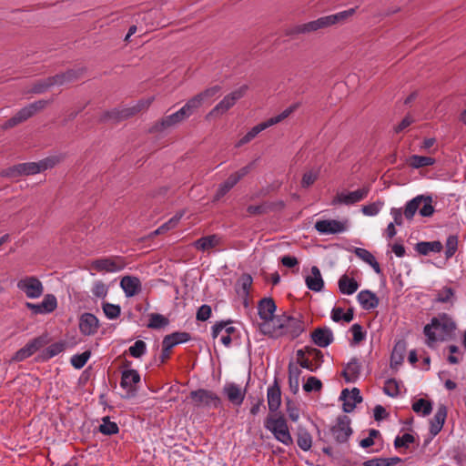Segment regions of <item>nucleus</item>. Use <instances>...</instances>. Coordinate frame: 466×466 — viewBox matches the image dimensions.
Segmentation results:
<instances>
[{
    "mask_svg": "<svg viewBox=\"0 0 466 466\" xmlns=\"http://www.w3.org/2000/svg\"><path fill=\"white\" fill-rule=\"evenodd\" d=\"M456 329V323L446 313L432 318L431 322L423 328V333L426 337V345L429 348H434L437 342L452 339L455 337Z\"/></svg>",
    "mask_w": 466,
    "mask_h": 466,
    "instance_id": "1",
    "label": "nucleus"
},
{
    "mask_svg": "<svg viewBox=\"0 0 466 466\" xmlns=\"http://www.w3.org/2000/svg\"><path fill=\"white\" fill-rule=\"evenodd\" d=\"M417 211L421 217H431L435 211L432 206V198L431 196L418 195L406 203L403 210L392 208L390 209V215L393 218L392 223L397 226H402L403 217L410 221Z\"/></svg>",
    "mask_w": 466,
    "mask_h": 466,
    "instance_id": "2",
    "label": "nucleus"
},
{
    "mask_svg": "<svg viewBox=\"0 0 466 466\" xmlns=\"http://www.w3.org/2000/svg\"><path fill=\"white\" fill-rule=\"evenodd\" d=\"M61 157L58 156L47 157L39 162L21 163L4 169L1 176L8 177H17L20 176H29L38 174L46 169L54 167L59 163Z\"/></svg>",
    "mask_w": 466,
    "mask_h": 466,
    "instance_id": "3",
    "label": "nucleus"
},
{
    "mask_svg": "<svg viewBox=\"0 0 466 466\" xmlns=\"http://www.w3.org/2000/svg\"><path fill=\"white\" fill-rule=\"evenodd\" d=\"M264 426L279 442L287 446L292 444L293 440L289 431L287 420L282 415L274 414L268 416Z\"/></svg>",
    "mask_w": 466,
    "mask_h": 466,
    "instance_id": "4",
    "label": "nucleus"
},
{
    "mask_svg": "<svg viewBox=\"0 0 466 466\" xmlns=\"http://www.w3.org/2000/svg\"><path fill=\"white\" fill-rule=\"evenodd\" d=\"M297 106L293 105L286 108L280 114L272 116L267 119L264 122H261L255 127H253L237 144V147H241L248 142H250L253 138H255L260 132L263 130L277 125L287 118L295 109Z\"/></svg>",
    "mask_w": 466,
    "mask_h": 466,
    "instance_id": "5",
    "label": "nucleus"
},
{
    "mask_svg": "<svg viewBox=\"0 0 466 466\" xmlns=\"http://www.w3.org/2000/svg\"><path fill=\"white\" fill-rule=\"evenodd\" d=\"M297 359L300 367L311 372L318 370L324 361L322 352L316 348L309 346L297 350Z\"/></svg>",
    "mask_w": 466,
    "mask_h": 466,
    "instance_id": "6",
    "label": "nucleus"
},
{
    "mask_svg": "<svg viewBox=\"0 0 466 466\" xmlns=\"http://www.w3.org/2000/svg\"><path fill=\"white\" fill-rule=\"evenodd\" d=\"M189 398L191 399L193 405L197 408L216 409L219 407L221 403L220 398L218 394L206 389H198L191 391Z\"/></svg>",
    "mask_w": 466,
    "mask_h": 466,
    "instance_id": "7",
    "label": "nucleus"
},
{
    "mask_svg": "<svg viewBox=\"0 0 466 466\" xmlns=\"http://www.w3.org/2000/svg\"><path fill=\"white\" fill-rule=\"evenodd\" d=\"M17 289L22 291L26 298L35 299L44 293L43 283L34 276H25L17 281Z\"/></svg>",
    "mask_w": 466,
    "mask_h": 466,
    "instance_id": "8",
    "label": "nucleus"
},
{
    "mask_svg": "<svg viewBox=\"0 0 466 466\" xmlns=\"http://www.w3.org/2000/svg\"><path fill=\"white\" fill-rule=\"evenodd\" d=\"M329 433L338 443L348 441L349 438L353 433L350 427V419L346 415L339 416L335 423L330 427Z\"/></svg>",
    "mask_w": 466,
    "mask_h": 466,
    "instance_id": "9",
    "label": "nucleus"
},
{
    "mask_svg": "<svg viewBox=\"0 0 466 466\" xmlns=\"http://www.w3.org/2000/svg\"><path fill=\"white\" fill-rule=\"evenodd\" d=\"M247 90L248 86L244 85L224 96V98L208 113V117L216 116L226 113L236 104L238 99L244 96Z\"/></svg>",
    "mask_w": 466,
    "mask_h": 466,
    "instance_id": "10",
    "label": "nucleus"
},
{
    "mask_svg": "<svg viewBox=\"0 0 466 466\" xmlns=\"http://www.w3.org/2000/svg\"><path fill=\"white\" fill-rule=\"evenodd\" d=\"M127 263L122 257H108L96 259L91 267L97 272L116 273L125 268Z\"/></svg>",
    "mask_w": 466,
    "mask_h": 466,
    "instance_id": "11",
    "label": "nucleus"
},
{
    "mask_svg": "<svg viewBox=\"0 0 466 466\" xmlns=\"http://www.w3.org/2000/svg\"><path fill=\"white\" fill-rule=\"evenodd\" d=\"M153 99H154L153 97L142 99V100L138 101L136 106H134L132 107L125 108L122 110L114 109L112 111L106 112L104 114L103 119L104 120L112 119V120L119 121L121 119L127 118V117L133 116L136 113L141 111L142 109L147 108L150 106V104L152 103Z\"/></svg>",
    "mask_w": 466,
    "mask_h": 466,
    "instance_id": "12",
    "label": "nucleus"
},
{
    "mask_svg": "<svg viewBox=\"0 0 466 466\" xmlns=\"http://www.w3.org/2000/svg\"><path fill=\"white\" fill-rule=\"evenodd\" d=\"M285 314H281L279 316H272L268 319H264L261 323H259L258 328L259 330L264 334L270 338L278 339L283 336V321H284Z\"/></svg>",
    "mask_w": 466,
    "mask_h": 466,
    "instance_id": "13",
    "label": "nucleus"
},
{
    "mask_svg": "<svg viewBox=\"0 0 466 466\" xmlns=\"http://www.w3.org/2000/svg\"><path fill=\"white\" fill-rule=\"evenodd\" d=\"M348 219H323L315 223V228L319 234L330 235L345 232L348 229Z\"/></svg>",
    "mask_w": 466,
    "mask_h": 466,
    "instance_id": "14",
    "label": "nucleus"
},
{
    "mask_svg": "<svg viewBox=\"0 0 466 466\" xmlns=\"http://www.w3.org/2000/svg\"><path fill=\"white\" fill-rule=\"evenodd\" d=\"M25 306L33 315H45L52 313L57 308V299L53 294H46L40 303L25 302Z\"/></svg>",
    "mask_w": 466,
    "mask_h": 466,
    "instance_id": "15",
    "label": "nucleus"
},
{
    "mask_svg": "<svg viewBox=\"0 0 466 466\" xmlns=\"http://www.w3.org/2000/svg\"><path fill=\"white\" fill-rule=\"evenodd\" d=\"M47 343L46 336H40L35 338L26 343L23 348L17 350L13 357L15 361H22L31 357L35 351L44 347Z\"/></svg>",
    "mask_w": 466,
    "mask_h": 466,
    "instance_id": "16",
    "label": "nucleus"
},
{
    "mask_svg": "<svg viewBox=\"0 0 466 466\" xmlns=\"http://www.w3.org/2000/svg\"><path fill=\"white\" fill-rule=\"evenodd\" d=\"M370 192V187H363L355 191L339 193L332 204L353 205L366 198Z\"/></svg>",
    "mask_w": 466,
    "mask_h": 466,
    "instance_id": "17",
    "label": "nucleus"
},
{
    "mask_svg": "<svg viewBox=\"0 0 466 466\" xmlns=\"http://www.w3.org/2000/svg\"><path fill=\"white\" fill-rule=\"evenodd\" d=\"M139 382L140 375L137 370L129 369L122 371L120 387L126 390L127 397L135 394Z\"/></svg>",
    "mask_w": 466,
    "mask_h": 466,
    "instance_id": "18",
    "label": "nucleus"
},
{
    "mask_svg": "<svg viewBox=\"0 0 466 466\" xmlns=\"http://www.w3.org/2000/svg\"><path fill=\"white\" fill-rule=\"evenodd\" d=\"M283 324L281 329L283 336L290 339L298 338L305 329L304 322L300 319L287 314H285Z\"/></svg>",
    "mask_w": 466,
    "mask_h": 466,
    "instance_id": "19",
    "label": "nucleus"
},
{
    "mask_svg": "<svg viewBox=\"0 0 466 466\" xmlns=\"http://www.w3.org/2000/svg\"><path fill=\"white\" fill-rule=\"evenodd\" d=\"M339 399L343 400V410L348 413L355 409L357 403L362 401L360 390L357 388H353L351 390L344 389L340 393Z\"/></svg>",
    "mask_w": 466,
    "mask_h": 466,
    "instance_id": "20",
    "label": "nucleus"
},
{
    "mask_svg": "<svg viewBox=\"0 0 466 466\" xmlns=\"http://www.w3.org/2000/svg\"><path fill=\"white\" fill-rule=\"evenodd\" d=\"M313 343L320 348H326L334 340L332 330L329 327H319L310 334Z\"/></svg>",
    "mask_w": 466,
    "mask_h": 466,
    "instance_id": "21",
    "label": "nucleus"
},
{
    "mask_svg": "<svg viewBox=\"0 0 466 466\" xmlns=\"http://www.w3.org/2000/svg\"><path fill=\"white\" fill-rule=\"evenodd\" d=\"M98 319L92 313H83L79 319V329L83 335L91 336L97 332Z\"/></svg>",
    "mask_w": 466,
    "mask_h": 466,
    "instance_id": "22",
    "label": "nucleus"
},
{
    "mask_svg": "<svg viewBox=\"0 0 466 466\" xmlns=\"http://www.w3.org/2000/svg\"><path fill=\"white\" fill-rule=\"evenodd\" d=\"M120 287L127 298L136 296L142 289L141 281L135 276L123 277L120 280Z\"/></svg>",
    "mask_w": 466,
    "mask_h": 466,
    "instance_id": "23",
    "label": "nucleus"
},
{
    "mask_svg": "<svg viewBox=\"0 0 466 466\" xmlns=\"http://www.w3.org/2000/svg\"><path fill=\"white\" fill-rule=\"evenodd\" d=\"M222 238L218 234H212L202 237L192 243L197 250L205 252L208 251L221 244Z\"/></svg>",
    "mask_w": 466,
    "mask_h": 466,
    "instance_id": "24",
    "label": "nucleus"
},
{
    "mask_svg": "<svg viewBox=\"0 0 466 466\" xmlns=\"http://www.w3.org/2000/svg\"><path fill=\"white\" fill-rule=\"evenodd\" d=\"M223 391L228 400L235 405H241L245 399L246 390H242L240 386L236 383H227L223 388Z\"/></svg>",
    "mask_w": 466,
    "mask_h": 466,
    "instance_id": "25",
    "label": "nucleus"
},
{
    "mask_svg": "<svg viewBox=\"0 0 466 466\" xmlns=\"http://www.w3.org/2000/svg\"><path fill=\"white\" fill-rule=\"evenodd\" d=\"M361 364L358 358H352L343 369L341 375L346 382H355L360 377Z\"/></svg>",
    "mask_w": 466,
    "mask_h": 466,
    "instance_id": "26",
    "label": "nucleus"
},
{
    "mask_svg": "<svg viewBox=\"0 0 466 466\" xmlns=\"http://www.w3.org/2000/svg\"><path fill=\"white\" fill-rule=\"evenodd\" d=\"M331 25L329 15L322 16L317 20L310 21L306 24L298 25L295 28V32L299 34H304L309 32H314L321 28H326Z\"/></svg>",
    "mask_w": 466,
    "mask_h": 466,
    "instance_id": "27",
    "label": "nucleus"
},
{
    "mask_svg": "<svg viewBox=\"0 0 466 466\" xmlns=\"http://www.w3.org/2000/svg\"><path fill=\"white\" fill-rule=\"evenodd\" d=\"M447 417V408L441 405L433 418L430 421V432L432 436H436L442 429Z\"/></svg>",
    "mask_w": 466,
    "mask_h": 466,
    "instance_id": "28",
    "label": "nucleus"
},
{
    "mask_svg": "<svg viewBox=\"0 0 466 466\" xmlns=\"http://www.w3.org/2000/svg\"><path fill=\"white\" fill-rule=\"evenodd\" d=\"M358 301L366 310H370L378 307L379 299L375 293L370 290H361L357 296Z\"/></svg>",
    "mask_w": 466,
    "mask_h": 466,
    "instance_id": "29",
    "label": "nucleus"
},
{
    "mask_svg": "<svg viewBox=\"0 0 466 466\" xmlns=\"http://www.w3.org/2000/svg\"><path fill=\"white\" fill-rule=\"evenodd\" d=\"M305 281L308 289L315 292L321 291L324 287L320 270L317 266L311 268V275L307 276Z\"/></svg>",
    "mask_w": 466,
    "mask_h": 466,
    "instance_id": "30",
    "label": "nucleus"
},
{
    "mask_svg": "<svg viewBox=\"0 0 466 466\" xmlns=\"http://www.w3.org/2000/svg\"><path fill=\"white\" fill-rule=\"evenodd\" d=\"M443 248L441 241H420L415 246V250L423 256H428L431 253H440Z\"/></svg>",
    "mask_w": 466,
    "mask_h": 466,
    "instance_id": "31",
    "label": "nucleus"
},
{
    "mask_svg": "<svg viewBox=\"0 0 466 466\" xmlns=\"http://www.w3.org/2000/svg\"><path fill=\"white\" fill-rule=\"evenodd\" d=\"M277 306L271 298L262 299L258 306L259 318L264 320L274 316Z\"/></svg>",
    "mask_w": 466,
    "mask_h": 466,
    "instance_id": "32",
    "label": "nucleus"
},
{
    "mask_svg": "<svg viewBox=\"0 0 466 466\" xmlns=\"http://www.w3.org/2000/svg\"><path fill=\"white\" fill-rule=\"evenodd\" d=\"M339 291L344 295H352L359 289L358 282L348 275H342L338 282Z\"/></svg>",
    "mask_w": 466,
    "mask_h": 466,
    "instance_id": "33",
    "label": "nucleus"
},
{
    "mask_svg": "<svg viewBox=\"0 0 466 466\" xmlns=\"http://www.w3.org/2000/svg\"><path fill=\"white\" fill-rule=\"evenodd\" d=\"M354 253L359 258L369 264L377 274L381 273L380 264L376 260L375 257L368 249L362 248H355Z\"/></svg>",
    "mask_w": 466,
    "mask_h": 466,
    "instance_id": "34",
    "label": "nucleus"
},
{
    "mask_svg": "<svg viewBox=\"0 0 466 466\" xmlns=\"http://www.w3.org/2000/svg\"><path fill=\"white\" fill-rule=\"evenodd\" d=\"M455 300V291L450 287H443L441 289L438 290L434 299V302L449 304L451 306L454 305Z\"/></svg>",
    "mask_w": 466,
    "mask_h": 466,
    "instance_id": "35",
    "label": "nucleus"
},
{
    "mask_svg": "<svg viewBox=\"0 0 466 466\" xmlns=\"http://www.w3.org/2000/svg\"><path fill=\"white\" fill-rule=\"evenodd\" d=\"M232 322L228 321H219L215 323L212 326L211 335L213 339L218 338L222 332L229 334L230 336L234 337L237 333V329L233 327Z\"/></svg>",
    "mask_w": 466,
    "mask_h": 466,
    "instance_id": "36",
    "label": "nucleus"
},
{
    "mask_svg": "<svg viewBox=\"0 0 466 466\" xmlns=\"http://www.w3.org/2000/svg\"><path fill=\"white\" fill-rule=\"evenodd\" d=\"M268 405L270 411H276L281 403V393L278 386H271L268 389Z\"/></svg>",
    "mask_w": 466,
    "mask_h": 466,
    "instance_id": "37",
    "label": "nucleus"
},
{
    "mask_svg": "<svg viewBox=\"0 0 466 466\" xmlns=\"http://www.w3.org/2000/svg\"><path fill=\"white\" fill-rule=\"evenodd\" d=\"M80 73L77 70H68L62 74L50 76L54 86H63L78 78Z\"/></svg>",
    "mask_w": 466,
    "mask_h": 466,
    "instance_id": "38",
    "label": "nucleus"
},
{
    "mask_svg": "<svg viewBox=\"0 0 466 466\" xmlns=\"http://www.w3.org/2000/svg\"><path fill=\"white\" fill-rule=\"evenodd\" d=\"M252 278L248 274L242 275L237 282L236 291L238 296L247 298L252 286Z\"/></svg>",
    "mask_w": 466,
    "mask_h": 466,
    "instance_id": "39",
    "label": "nucleus"
},
{
    "mask_svg": "<svg viewBox=\"0 0 466 466\" xmlns=\"http://www.w3.org/2000/svg\"><path fill=\"white\" fill-rule=\"evenodd\" d=\"M408 163L412 168H420L434 165L435 159L431 157L412 155L410 157Z\"/></svg>",
    "mask_w": 466,
    "mask_h": 466,
    "instance_id": "40",
    "label": "nucleus"
},
{
    "mask_svg": "<svg viewBox=\"0 0 466 466\" xmlns=\"http://www.w3.org/2000/svg\"><path fill=\"white\" fill-rule=\"evenodd\" d=\"M238 182L236 180L235 177L229 175V177L221 183L215 194L214 199L219 200L222 197H224L231 188H233Z\"/></svg>",
    "mask_w": 466,
    "mask_h": 466,
    "instance_id": "41",
    "label": "nucleus"
},
{
    "mask_svg": "<svg viewBox=\"0 0 466 466\" xmlns=\"http://www.w3.org/2000/svg\"><path fill=\"white\" fill-rule=\"evenodd\" d=\"M412 410L423 417L430 415L432 411V403L424 399H419L412 404Z\"/></svg>",
    "mask_w": 466,
    "mask_h": 466,
    "instance_id": "42",
    "label": "nucleus"
},
{
    "mask_svg": "<svg viewBox=\"0 0 466 466\" xmlns=\"http://www.w3.org/2000/svg\"><path fill=\"white\" fill-rule=\"evenodd\" d=\"M183 217V212L177 213L175 216H173L168 221L161 225L159 228H157L154 232L153 235H160L167 232L170 229L175 228L180 219Z\"/></svg>",
    "mask_w": 466,
    "mask_h": 466,
    "instance_id": "43",
    "label": "nucleus"
},
{
    "mask_svg": "<svg viewBox=\"0 0 466 466\" xmlns=\"http://www.w3.org/2000/svg\"><path fill=\"white\" fill-rule=\"evenodd\" d=\"M102 309L105 316L110 320L116 319L121 314L120 306L109 302H103Z\"/></svg>",
    "mask_w": 466,
    "mask_h": 466,
    "instance_id": "44",
    "label": "nucleus"
},
{
    "mask_svg": "<svg viewBox=\"0 0 466 466\" xmlns=\"http://www.w3.org/2000/svg\"><path fill=\"white\" fill-rule=\"evenodd\" d=\"M182 122L177 112L163 117L155 127L157 130H162Z\"/></svg>",
    "mask_w": 466,
    "mask_h": 466,
    "instance_id": "45",
    "label": "nucleus"
},
{
    "mask_svg": "<svg viewBox=\"0 0 466 466\" xmlns=\"http://www.w3.org/2000/svg\"><path fill=\"white\" fill-rule=\"evenodd\" d=\"M118 426L116 422L111 421L108 417H105L102 420V423L99 426V431L105 435H113L118 432Z\"/></svg>",
    "mask_w": 466,
    "mask_h": 466,
    "instance_id": "46",
    "label": "nucleus"
},
{
    "mask_svg": "<svg viewBox=\"0 0 466 466\" xmlns=\"http://www.w3.org/2000/svg\"><path fill=\"white\" fill-rule=\"evenodd\" d=\"M90 356L91 352L89 350H86L81 354L73 355L70 360L71 365L75 369L80 370L86 364Z\"/></svg>",
    "mask_w": 466,
    "mask_h": 466,
    "instance_id": "47",
    "label": "nucleus"
},
{
    "mask_svg": "<svg viewBox=\"0 0 466 466\" xmlns=\"http://www.w3.org/2000/svg\"><path fill=\"white\" fill-rule=\"evenodd\" d=\"M168 324V319L161 314L152 313L149 316L147 327L150 329H161Z\"/></svg>",
    "mask_w": 466,
    "mask_h": 466,
    "instance_id": "48",
    "label": "nucleus"
},
{
    "mask_svg": "<svg viewBox=\"0 0 466 466\" xmlns=\"http://www.w3.org/2000/svg\"><path fill=\"white\" fill-rule=\"evenodd\" d=\"M65 350V345L62 342H56L48 346L44 351H43V358L45 360H50L54 358L55 356L60 354Z\"/></svg>",
    "mask_w": 466,
    "mask_h": 466,
    "instance_id": "49",
    "label": "nucleus"
},
{
    "mask_svg": "<svg viewBox=\"0 0 466 466\" xmlns=\"http://www.w3.org/2000/svg\"><path fill=\"white\" fill-rule=\"evenodd\" d=\"M297 443L301 450L305 451H309L312 446L311 435L308 431H299Z\"/></svg>",
    "mask_w": 466,
    "mask_h": 466,
    "instance_id": "50",
    "label": "nucleus"
},
{
    "mask_svg": "<svg viewBox=\"0 0 466 466\" xmlns=\"http://www.w3.org/2000/svg\"><path fill=\"white\" fill-rule=\"evenodd\" d=\"M445 246H446L445 256H446V258L449 259L457 251V248H458V237L455 236V235L449 236L447 238Z\"/></svg>",
    "mask_w": 466,
    "mask_h": 466,
    "instance_id": "51",
    "label": "nucleus"
},
{
    "mask_svg": "<svg viewBox=\"0 0 466 466\" xmlns=\"http://www.w3.org/2000/svg\"><path fill=\"white\" fill-rule=\"evenodd\" d=\"M354 13H355V8H350L348 10H344V11L339 12L337 14L329 15L331 25H335L337 23H339L341 21H345L349 17L352 16L354 15Z\"/></svg>",
    "mask_w": 466,
    "mask_h": 466,
    "instance_id": "52",
    "label": "nucleus"
},
{
    "mask_svg": "<svg viewBox=\"0 0 466 466\" xmlns=\"http://www.w3.org/2000/svg\"><path fill=\"white\" fill-rule=\"evenodd\" d=\"M128 351L132 357L140 358L147 351V344L143 340H137L131 347H129Z\"/></svg>",
    "mask_w": 466,
    "mask_h": 466,
    "instance_id": "53",
    "label": "nucleus"
},
{
    "mask_svg": "<svg viewBox=\"0 0 466 466\" xmlns=\"http://www.w3.org/2000/svg\"><path fill=\"white\" fill-rule=\"evenodd\" d=\"M350 331L353 336L351 343L354 345L360 344L366 338V332L363 331L362 327L358 323L351 326Z\"/></svg>",
    "mask_w": 466,
    "mask_h": 466,
    "instance_id": "54",
    "label": "nucleus"
},
{
    "mask_svg": "<svg viewBox=\"0 0 466 466\" xmlns=\"http://www.w3.org/2000/svg\"><path fill=\"white\" fill-rule=\"evenodd\" d=\"M322 389V382L316 377H309L303 385V390L307 392L319 391Z\"/></svg>",
    "mask_w": 466,
    "mask_h": 466,
    "instance_id": "55",
    "label": "nucleus"
},
{
    "mask_svg": "<svg viewBox=\"0 0 466 466\" xmlns=\"http://www.w3.org/2000/svg\"><path fill=\"white\" fill-rule=\"evenodd\" d=\"M221 87L220 86H214L209 88H207L203 92H200L198 94V96L200 98V100L204 103L209 101L212 97L216 96L220 93Z\"/></svg>",
    "mask_w": 466,
    "mask_h": 466,
    "instance_id": "56",
    "label": "nucleus"
},
{
    "mask_svg": "<svg viewBox=\"0 0 466 466\" xmlns=\"http://www.w3.org/2000/svg\"><path fill=\"white\" fill-rule=\"evenodd\" d=\"M51 86H54V85L51 81V78L48 77L35 84L31 89V92L35 94H42L47 91Z\"/></svg>",
    "mask_w": 466,
    "mask_h": 466,
    "instance_id": "57",
    "label": "nucleus"
},
{
    "mask_svg": "<svg viewBox=\"0 0 466 466\" xmlns=\"http://www.w3.org/2000/svg\"><path fill=\"white\" fill-rule=\"evenodd\" d=\"M383 391L388 396L396 397L400 392L398 382L393 379L388 380L385 382Z\"/></svg>",
    "mask_w": 466,
    "mask_h": 466,
    "instance_id": "58",
    "label": "nucleus"
},
{
    "mask_svg": "<svg viewBox=\"0 0 466 466\" xmlns=\"http://www.w3.org/2000/svg\"><path fill=\"white\" fill-rule=\"evenodd\" d=\"M91 291L96 298L104 299L107 295L108 289L102 281H96Z\"/></svg>",
    "mask_w": 466,
    "mask_h": 466,
    "instance_id": "59",
    "label": "nucleus"
},
{
    "mask_svg": "<svg viewBox=\"0 0 466 466\" xmlns=\"http://www.w3.org/2000/svg\"><path fill=\"white\" fill-rule=\"evenodd\" d=\"M450 355L448 356V361L451 364H458L462 359V353L456 345H450L448 347Z\"/></svg>",
    "mask_w": 466,
    "mask_h": 466,
    "instance_id": "60",
    "label": "nucleus"
},
{
    "mask_svg": "<svg viewBox=\"0 0 466 466\" xmlns=\"http://www.w3.org/2000/svg\"><path fill=\"white\" fill-rule=\"evenodd\" d=\"M415 441L414 437L410 433H404L402 436L396 437L394 441L395 448L409 447Z\"/></svg>",
    "mask_w": 466,
    "mask_h": 466,
    "instance_id": "61",
    "label": "nucleus"
},
{
    "mask_svg": "<svg viewBox=\"0 0 466 466\" xmlns=\"http://www.w3.org/2000/svg\"><path fill=\"white\" fill-rule=\"evenodd\" d=\"M53 98L51 99H40L37 101H35L28 105L30 110L32 111V115H35L37 112L42 111L45 109L49 104L53 102Z\"/></svg>",
    "mask_w": 466,
    "mask_h": 466,
    "instance_id": "62",
    "label": "nucleus"
},
{
    "mask_svg": "<svg viewBox=\"0 0 466 466\" xmlns=\"http://www.w3.org/2000/svg\"><path fill=\"white\" fill-rule=\"evenodd\" d=\"M382 203L374 202L362 207L361 211L366 216H376L381 209Z\"/></svg>",
    "mask_w": 466,
    "mask_h": 466,
    "instance_id": "63",
    "label": "nucleus"
},
{
    "mask_svg": "<svg viewBox=\"0 0 466 466\" xmlns=\"http://www.w3.org/2000/svg\"><path fill=\"white\" fill-rule=\"evenodd\" d=\"M203 105V102L198 96V95L194 96L190 99L187 101L184 106L187 108L190 115L192 116L194 112L198 109Z\"/></svg>",
    "mask_w": 466,
    "mask_h": 466,
    "instance_id": "64",
    "label": "nucleus"
}]
</instances>
